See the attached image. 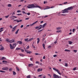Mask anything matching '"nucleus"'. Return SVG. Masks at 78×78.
I'll use <instances>...</instances> for the list:
<instances>
[{"mask_svg": "<svg viewBox=\"0 0 78 78\" xmlns=\"http://www.w3.org/2000/svg\"><path fill=\"white\" fill-rule=\"evenodd\" d=\"M23 25H21L20 27V28H23Z\"/></svg>", "mask_w": 78, "mask_h": 78, "instance_id": "59", "label": "nucleus"}, {"mask_svg": "<svg viewBox=\"0 0 78 78\" xmlns=\"http://www.w3.org/2000/svg\"><path fill=\"white\" fill-rule=\"evenodd\" d=\"M17 12H21V11H20V10H18L17 11Z\"/></svg>", "mask_w": 78, "mask_h": 78, "instance_id": "51", "label": "nucleus"}, {"mask_svg": "<svg viewBox=\"0 0 78 78\" xmlns=\"http://www.w3.org/2000/svg\"><path fill=\"white\" fill-rule=\"evenodd\" d=\"M73 70H76V67H75L73 69Z\"/></svg>", "mask_w": 78, "mask_h": 78, "instance_id": "63", "label": "nucleus"}, {"mask_svg": "<svg viewBox=\"0 0 78 78\" xmlns=\"http://www.w3.org/2000/svg\"><path fill=\"white\" fill-rule=\"evenodd\" d=\"M42 31H43V30H39L38 31V32L40 33V32H41Z\"/></svg>", "mask_w": 78, "mask_h": 78, "instance_id": "44", "label": "nucleus"}, {"mask_svg": "<svg viewBox=\"0 0 78 78\" xmlns=\"http://www.w3.org/2000/svg\"><path fill=\"white\" fill-rule=\"evenodd\" d=\"M73 9V7L71 6L64 9V11H69V10H72Z\"/></svg>", "mask_w": 78, "mask_h": 78, "instance_id": "4", "label": "nucleus"}, {"mask_svg": "<svg viewBox=\"0 0 78 78\" xmlns=\"http://www.w3.org/2000/svg\"><path fill=\"white\" fill-rule=\"evenodd\" d=\"M48 76H49V77H50V78H51V75L50 74H49L48 75Z\"/></svg>", "mask_w": 78, "mask_h": 78, "instance_id": "48", "label": "nucleus"}, {"mask_svg": "<svg viewBox=\"0 0 78 78\" xmlns=\"http://www.w3.org/2000/svg\"><path fill=\"white\" fill-rule=\"evenodd\" d=\"M34 39V38H31L29 40H28L29 42H30V41H31L32 40H33Z\"/></svg>", "mask_w": 78, "mask_h": 78, "instance_id": "20", "label": "nucleus"}, {"mask_svg": "<svg viewBox=\"0 0 78 78\" xmlns=\"http://www.w3.org/2000/svg\"><path fill=\"white\" fill-rule=\"evenodd\" d=\"M50 9V7L48 6L46 7V8H45L44 9Z\"/></svg>", "mask_w": 78, "mask_h": 78, "instance_id": "17", "label": "nucleus"}, {"mask_svg": "<svg viewBox=\"0 0 78 78\" xmlns=\"http://www.w3.org/2000/svg\"><path fill=\"white\" fill-rule=\"evenodd\" d=\"M17 43H18L19 44H22V41H17Z\"/></svg>", "mask_w": 78, "mask_h": 78, "instance_id": "16", "label": "nucleus"}, {"mask_svg": "<svg viewBox=\"0 0 78 78\" xmlns=\"http://www.w3.org/2000/svg\"><path fill=\"white\" fill-rule=\"evenodd\" d=\"M6 41L10 43H14L15 42V40L13 39H12V40H9V39L7 38L6 39Z\"/></svg>", "mask_w": 78, "mask_h": 78, "instance_id": "3", "label": "nucleus"}, {"mask_svg": "<svg viewBox=\"0 0 78 78\" xmlns=\"http://www.w3.org/2000/svg\"><path fill=\"white\" fill-rule=\"evenodd\" d=\"M38 22V21H36L34 23H33L31 24L30 25H30V26H33V25H34V24H36V23H37Z\"/></svg>", "mask_w": 78, "mask_h": 78, "instance_id": "10", "label": "nucleus"}, {"mask_svg": "<svg viewBox=\"0 0 78 78\" xmlns=\"http://www.w3.org/2000/svg\"><path fill=\"white\" fill-rule=\"evenodd\" d=\"M46 25H47V23H44L42 26V28H44L45 26Z\"/></svg>", "mask_w": 78, "mask_h": 78, "instance_id": "19", "label": "nucleus"}, {"mask_svg": "<svg viewBox=\"0 0 78 78\" xmlns=\"http://www.w3.org/2000/svg\"><path fill=\"white\" fill-rule=\"evenodd\" d=\"M21 10H22V11H25V9L23 8L21 9Z\"/></svg>", "mask_w": 78, "mask_h": 78, "instance_id": "37", "label": "nucleus"}, {"mask_svg": "<svg viewBox=\"0 0 78 78\" xmlns=\"http://www.w3.org/2000/svg\"><path fill=\"white\" fill-rule=\"evenodd\" d=\"M17 27V26H15L12 28V31H14L15 30H16V27Z\"/></svg>", "mask_w": 78, "mask_h": 78, "instance_id": "8", "label": "nucleus"}, {"mask_svg": "<svg viewBox=\"0 0 78 78\" xmlns=\"http://www.w3.org/2000/svg\"><path fill=\"white\" fill-rule=\"evenodd\" d=\"M0 50H3L4 49V47H3V46H1L0 47Z\"/></svg>", "mask_w": 78, "mask_h": 78, "instance_id": "13", "label": "nucleus"}, {"mask_svg": "<svg viewBox=\"0 0 78 78\" xmlns=\"http://www.w3.org/2000/svg\"><path fill=\"white\" fill-rule=\"evenodd\" d=\"M47 3V1H44V4H45V3Z\"/></svg>", "mask_w": 78, "mask_h": 78, "instance_id": "40", "label": "nucleus"}, {"mask_svg": "<svg viewBox=\"0 0 78 78\" xmlns=\"http://www.w3.org/2000/svg\"><path fill=\"white\" fill-rule=\"evenodd\" d=\"M68 42L69 43V44H70V45H71V44H72V41H68Z\"/></svg>", "mask_w": 78, "mask_h": 78, "instance_id": "28", "label": "nucleus"}, {"mask_svg": "<svg viewBox=\"0 0 78 78\" xmlns=\"http://www.w3.org/2000/svg\"><path fill=\"white\" fill-rule=\"evenodd\" d=\"M13 75H16V73L15 71H13Z\"/></svg>", "mask_w": 78, "mask_h": 78, "instance_id": "29", "label": "nucleus"}, {"mask_svg": "<svg viewBox=\"0 0 78 78\" xmlns=\"http://www.w3.org/2000/svg\"><path fill=\"white\" fill-rule=\"evenodd\" d=\"M31 53H32V52H31V51H27V54L29 53V54H31Z\"/></svg>", "mask_w": 78, "mask_h": 78, "instance_id": "30", "label": "nucleus"}, {"mask_svg": "<svg viewBox=\"0 0 78 78\" xmlns=\"http://www.w3.org/2000/svg\"><path fill=\"white\" fill-rule=\"evenodd\" d=\"M53 70H54L56 71L57 72V73L58 74H59V75H61V73H60V72H59V70L58 69H57L55 68H53Z\"/></svg>", "mask_w": 78, "mask_h": 78, "instance_id": "5", "label": "nucleus"}, {"mask_svg": "<svg viewBox=\"0 0 78 78\" xmlns=\"http://www.w3.org/2000/svg\"><path fill=\"white\" fill-rule=\"evenodd\" d=\"M35 55H41V54L37 53H35Z\"/></svg>", "mask_w": 78, "mask_h": 78, "instance_id": "36", "label": "nucleus"}, {"mask_svg": "<svg viewBox=\"0 0 78 78\" xmlns=\"http://www.w3.org/2000/svg\"><path fill=\"white\" fill-rule=\"evenodd\" d=\"M53 76L54 78H61V77L60 76H58L55 74H54Z\"/></svg>", "mask_w": 78, "mask_h": 78, "instance_id": "6", "label": "nucleus"}, {"mask_svg": "<svg viewBox=\"0 0 78 78\" xmlns=\"http://www.w3.org/2000/svg\"><path fill=\"white\" fill-rule=\"evenodd\" d=\"M62 11H63L62 13H66V12H68L67 10H64V9L62 10Z\"/></svg>", "mask_w": 78, "mask_h": 78, "instance_id": "12", "label": "nucleus"}, {"mask_svg": "<svg viewBox=\"0 0 78 78\" xmlns=\"http://www.w3.org/2000/svg\"><path fill=\"white\" fill-rule=\"evenodd\" d=\"M14 21H17V22L19 23V22H21L22 21V20H14Z\"/></svg>", "mask_w": 78, "mask_h": 78, "instance_id": "9", "label": "nucleus"}, {"mask_svg": "<svg viewBox=\"0 0 78 78\" xmlns=\"http://www.w3.org/2000/svg\"><path fill=\"white\" fill-rule=\"evenodd\" d=\"M2 62L3 63H5V64H6L7 63V61H5V60H3L2 61Z\"/></svg>", "mask_w": 78, "mask_h": 78, "instance_id": "23", "label": "nucleus"}, {"mask_svg": "<svg viewBox=\"0 0 78 78\" xmlns=\"http://www.w3.org/2000/svg\"><path fill=\"white\" fill-rule=\"evenodd\" d=\"M56 56H57V55H53V57H56Z\"/></svg>", "mask_w": 78, "mask_h": 78, "instance_id": "60", "label": "nucleus"}, {"mask_svg": "<svg viewBox=\"0 0 78 78\" xmlns=\"http://www.w3.org/2000/svg\"><path fill=\"white\" fill-rule=\"evenodd\" d=\"M32 47L34 48H36V47L34 46L33 45H32Z\"/></svg>", "mask_w": 78, "mask_h": 78, "instance_id": "53", "label": "nucleus"}, {"mask_svg": "<svg viewBox=\"0 0 78 78\" xmlns=\"http://www.w3.org/2000/svg\"><path fill=\"white\" fill-rule=\"evenodd\" d=\"M64 51H69V52L70 51V50H69L68 49H65Z\"/></svg>", "mask_w": 78, "mask_h": 78, "instance_id": "27", "label": "nucleus"}, {"mask_svg": "<svg viewBox=\"0 0 78 78\" xmlns=\"http://www.w3.org/2000/svg\"><path fill=\"white\" fill-rule=\"evenodd\" d=\"M25 41H27V42H29L28 41V38H26L24 39Z\"/></svg>", "mask_w": 78, "mask_h": 78, "instance_id": "21", "label": "nucleus"}, {"mask_svg": "<svg viewBox=\"0 0 78 78\" xmlns=\"http://www.w3.org/2000/svg\"><path fill=\"white\" fill-rule=\"evenodd\" d=\"M18 44L17 43H15L13 44L12 45L11 44H10V46L11 49H14L15 48V47H16V45H18Z\"/></svg>", "mask_w": 78, "mask_h": 78, "instance_id": "2", "label": "nucleus"}, {"mask_svg": "<svg viewBox=\"0 0 78 78\" xmlns=\"http://www.w3.org/2000/svg\"><path fill=\"white\" fill-rule=\"evenodd\" d=\"M57 33H61V32H62V31L60 30H57L56 31Z\"/></svg>", "mask_w": 78, "mask_h": 78, "instance_id": "22", "label": "nucleus"}, {"mask_svg": "<svg viewBox=\"0 0 78 78\" xmlns=\"http://www.w3.org/2000/svg\"><path fill=\"white\" fill-rule=\"evenodd\" d=\"M33 66H34V65L33 64L30 63V64H29L28 67H33Z\"/></svg>", "mask_w": 78, "mask_h": 78, "instance_id": "11", "label": "nucleus"}, {"mask_svg": "<svg viewBox=\"0 0 78 78\" xmlns=\"http://www.w3.org/2000/svg\"><path fill=\"white\" fill-rule=\"evenodd\" d=\"M16 69H17V71H19L20 70L19 68L18 67H16Z\"/></svg>", "mask_w": 78, "mask_h": 78, "instance_id": "35", "label": "nucleus"}, {"mask_svg": "<svg viewBox=\"0 0 78 78\" xmlns=\"http://www.w3.org/2000/svg\"><path fill=\"white\" fill-rule=\"evenodd\" d=\"M12 6V5H11V4H9L7 6L8 7H11V6Z\"/></svg>", "mask_w": 78, "mask_h": 78, "instance_id": "24", "label": "nucleus"}, {"mask_svg": "<svg viewBox=\"0 0 78 78\" xmlns=\"http://www.w3.org/2000/svg\"><path fill=\"white\" fill-rule=\"evenodd\" d=\"M39 62L37 61V62H36V64H39Z\"/></svg>", "mask_w": 78, "mask_h": 78, "instance_id": "61", "label": "nucleus"}, {"mask_svg": "<svg viewBox=\"0 0 78 78\" xmlns=\"http://www.w3.org/2000/svg\"><path fill=\"white\" fill-rule=\"evenodd\" d=\"M9 15H8L7 16H5V17L6 18H8V17H9Z\"/></svg>", "mask_w": 78, "mask_h": 78, "instance_id": "56", "label": "nucleus"}, {"mask_svg": "<svg viewBox=\"0 0 78 78\" xmlns=\"http://www.w3.org/2000/svg\"><path fill=\"white\" fill-rule=\"evenodd\" d=\"M19 29H18L15 32V34H17L18 33V32H19Z\"/></svg>", "mask_w": 78, "mask_h": 78, "instance_id": "26", "label": "nucleus"}, {"mask_svg": "<svg viewBox=\"0 0 78 78\" xmlns=\"http://www.w3.org/2000/svg\"><path fill=\"white\" fill-rule=\"evenodd\" d=\"M62 28V27H57L56 29L57 30H61Z\"/></svg>", "mask_w": 78, "mask_h": 78, "instance_id": "15", "label": "nucleus"}, {"mask_svg": "<svg viewBox=\"0 0 78 78\" xmlns=\"http://www.w3.org/2000/svg\"><path fill=\"white\" fill-rule=\"evenodd\" d=\"M3 28H1L0 29V33H1V32H2V31H3Z\"/></svg>", "mask_w": 78, "mask_h": 78, "instance_id": "18", "label": "nucleus"}, {"mask_svg": "<svg viewBox=\"0 0 78 78\" xmlns=\"http://www.w3.org/2000/svg\"><path fill=\"white\" fill-rule=\"evenodd\" d=\"M43 76V75L41 74V75H38V76H39V77H41V76Z\"/></svg>", "mask_w": 78, "mask_h": 78, "instance_id": "41", "label": "nucleus"}, {"mask_svg": "<svg viewBox=\"0 0 78 78\" xmlns=\"http://www.w3.org/2000/svg\"><path fill=\"white\" fill-rule=\"evenodd\" d=\"M24 0H21L20 1V2H23V1H24Z\"/></svg>", "mask_w": 78, "mask_h": 78, "instance_id": "55", "label": "nucleus"}, {"mask_svg": "<svg viewBox=\"0 0 78 78\" xmlns=\"http://www.w3.org/2000/svg\"><path fill=\"white\" fill-rule=\"evenodd\" d=\"M42 26H41V27L40 28H39L38 29V30H41V29L42 28Z\"/></svg>", "mask_w": 78, "mask_h": 78, "instance_id": "45", "label": "nucleus"}, {"mask_svg": "<svg viewBox=\"0 0 78 78\" xmlns=\"http://www.w3.org/2000/svg\"><path fill=\"white\" fill-rule=\"evenodd\" d=\"M0 72H2V73H5V71H3L0 70Z\"/></svg>", "mask_w": 78, "mask_h": 78, "instance_id": "38", "label": "nucleus"}, {"mask_svg": "<svg viewBox=\"0 0 78 78\" xmlns=\"http://www.w3.org/2000/svg\"><path fill=\"white\" fill-rule=\"evenodd\" d=\"M27 14L28 16H30V15H31V13H30L28 12Z\"/></svg>", "mask_w": 78, "mask_h": 78, "instance_id": "46", "label": "nucleus"}, {"mask_svg": "<svg viewBox=\"0 0 78 78\" xmlns=\"http://www.w3.org/2000/svg\"><path fill=\"white\" fill-rule=\"evenodd\" d=\"M65 66L66 67H67V66H68V65L67 64V63H66L65 65Z\"/></svg>", "mask_w": 78, "mask_h": 78, "instance_id": "39", "label": "nucleus"}, {"mask_svg": "<svg viewBox=\"0 0 78 78\" xmlns=\"http://www.w3.org/2000/svg\"><path fill=\"white\" fill-rule=\"evenodd\" d=\"M37 44H39V42H40V38H37Z\"/></svg>", "mask_w": 78, "mask_h": 78, "instance_id": "14", "label": "nucleus"}, {"mask_svg": "<svg viewBox=\"0 0 78 78\" xmlns=\"http://www.w3.org/2000/svg\"><path fill=\"white\" fill-rule=\"evenodd\" d=\"M20 56H22V57H23V56H25V55L22 54H20Z\"/></svg>", "mask_w": 78, "mask_h": 78, "instance_id": "31", "label": "nucleus"}, {"mask_svg": "<svg viewBox=\"0 0 78 78\" xmlns=\"http://www.w3.org/2000/svg\"><path fill=\"white\" fill-rule=\"evenodd\" d=\"M17 16H22V14L21 13H18L17 14Z\"/></svg>", "mask_w": 78, "mask_h": 78, "instance_id": "42", "label": "nucleus"}, {"mask_svg": "<svg viewBox=\"0 0 78 78\" xmlns=\"http://www.w3.org/2000/svg\"><path fill=\"white\" fill-rule=\"evenodd\" d=\"M40 69H38V70H37V72H40Z\"/></svg>", "mask_w": 78, "mask_h": 78, "instance_id": "49", "label": "nucleus"}, {"mask_svg": "<svg viewBox=\"0 0 78 78\" xmlns=\"http://www.w3.org/2000/svg\"><path fill=\"white\" fill-rule=\"evenodd\" d=\"M9 27L10 28H12V25H10L9 26Z\"/></svg>", "mask_w": 78, "mask_h": 78, "instance_id": "54", "label": "nucleus"}, {"mask_svg": "<svg viewBox=\"0 0 78 78\" xmlns=\"http://www.w3.org/2000/svg\"><path fill=\"white\" fill-rule=\"evenodd\" d=\"M28 6H27V8H38L40 9H41L42 7L39 5H34V4H29Z\"/></svg>", "mask_w": 78, "mask_h": 78, "instance_id": "1", "label": "nucleus"}, {"mask_svg": "<svg viewBox=\"0 0 78 78\" xmlns=\"http://www.w3.org/2000/svg\"><path fill=\"white\" fill-rule=\"evenodd\" d=\"M22 12L23 14H27V13L23 11H22Z\"/></svg>", "mask_w": 78, "mask_h": 78, "instance_id": "34", "label": "nucleus"}, {"mask_svg": "<svg viewBox=\"0 0 78 78\" xmlns=\"http://www.w3.org/2000/svg\"><path fill=\"white\" fill-rule=\"evenodd\" d=\"M6 58L4 57H2V60H4V59H6Z\"/></svg>", "mask_w": 78, "mask_h": 78, "instance_id": "32", "label": "nucleus"}, {"mask_svg": "<svg viewBox=\"0 0 78 78\" xmlns=\"http://www.w3.org/2000/svg\"><path fill=\"white\" fill-rule=\"evenodd\" d=\"M39 27H35V29H39Z\"/></svg>", "mask_w": 78, "mask_h": 78, "instance_id": "43", "label": "nucleus"}, {"mask_svg": "<svg viewBox=\"0 0 78 78\" xmlns=\"http://www.w3.org/2000/svg\"><path fill=\"white\" fill-rule=\"evenodd\" d=\"M74 52H75V53H76L77 52V50H73Z\"/></svg>", "mask_w": 78, "mask_h": 78, "instance_id": "47", "label": "nucleus"}, {"mask_svg": "<svg viewBox=\"0 0 78 78\" xmlns=\"http://www.w3.org/2000/svg\"><path fill=\"white\" fill-rule=\"evenodd\" d=\"M48 17V16L47 15H45V16H44V18H45L46 17Z\"/></svg>", "mask_w": 78, "mask_h": 78, "instance_id": "50", "label": "nucleus"}, {"mask_svg": "<svg viewBox=\"0 0 78 78\" xmlns=\"http://www.w3.org/2000/svg\"><path fill=\"white\" fill-rule=\"evenodd\" d=\"M75 29H73V32H75Z\"/></svg>", "mask_w": 78, "mask_h": 78, "instance_id": "58", "label": "nucleus"}, {"mask_svg": "<svg viewBox=\"0 0 78 78\" xmlns=\"http://www.w3.org/2000/svg\"><path fill=\"white\" fill-rule=\"evenodd\" d=\"M27 78H31V76H30V75H29L28 76H27Z\"/></svg>", "mask_w": 78, "mask_h": 78, "instance_id": "33", "label": "nucleus"}, {"mask_svg": "<svg viewBox=\"0 0 78 78\" xmlns=\"http://www.w3.org/2000/svg\"><path fill=\"white\" fill-rule=\"evenodd\" d=\"M46 77V76H43V78H45Z\"/></svg>", "mask_w": 78, "mask_h": 78, "instance_id": "64", "label": "nucleus"}, {"mask_svg": "<svg viewBox=\"0 0 78 78\" xmlns=\"http://www.w3.org/2000/svg\"><path fill=\"white\" fill-rule=\"evenodd\" d=\"M21 50V49L19 48H17L16 49V50Z\"/></svg>", "mask_w": 78, "mask_h": 78, "instance_id": "25", "label": "nucleus"}, {"mask_svg": "<svg viewBox=\"0 0 78 78\" xmlns=\"http://www.w3.org/2000/svg\"><path fill=\"white\" fill-rule=\"evenodd\" d=\"M30 48V46H28L26 48V49H28V48Z\"/></svg>", "mask_w": 78, "mask_h": 78, "instance_id": "52", "label": "nucleus"}, {"mask_svg": "<svg viewBox=\"0 0 78 78\" xmlns=\"http://www.w3.org/2000/svg\"><path fill=\"white\" fill-rule=\"evenodd\" d=\"M3 70H8V67H4L2 68Z\"/></svg>", "mask_w": 78, "mask_h": 78, "instance_id": "7", "label": "nucleus"}, {"mask_svg": "<svg viewBox=\"0 0 78 78\" xmlns=\"http://www.w3.org/2000/svg\"><path fill=\"white\" fill-rule=\"evenodd\" d=\"M21 51H22L23 52H24V50L23 49H21Z\"/></svg>", "mask_w": 78, "mask_h": 78, "instance_id": "62", "label": "nucleus"}, {"mask_svg": "<svg viewBox=\"0 0 78 78\" xmlns=\"http://www.w3.org/2000/svg\"><path fill=\"white\" fill-rule=\"evenodd\" d=\"M55 8V6H52V7H50V8Z\"/></svg>", "mask_w": 78, "mask_h": 78, "instance_id": "57", "label": "nucleus"}]
</instances>
